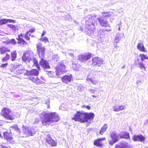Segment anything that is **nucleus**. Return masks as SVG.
<instances>
[{
  "label": "nucleus",
  "mask_w": 148,
  "mask_h": 148,
  "mask_svg": "<svg viewBox=\"0 0 148 148\" xmlns=\"http://www.w3.org/2000/svg\"><path fill=\"white\" fill-rule=\"evenodd\" d=\"M17 39L18 40V43L20 44L21 45H27L26 42L23 40L21 37H20L19 35L18 36V38Z\"/></svg>",
  "instance_id": "5701e85b"
},
{
  "label": "nucleus",
  "mask_w": 148,
  "mask_h": 148,
  "mask_svg": "<svg viewBox=\"0 0 148 148\" xmlns=\"http://www.w3.org/2000/svg\"><path fill=\"white\" fill-rule=\"evenodd\" d=\"M10 58V56L8 53H6L5 56L2 59V61L3 63L9 60Z\"/></svg>",
  "instance_id": "2f4dec72"
},
{
  "label": "nucleus",
  "mask_w": 148,
  "mask_h": 148,
  "mask_svg": "<svg viewBox=\"0 0 148 148\" xmlns=\"http://www.w3.org/2000/svg\"><path fill=\"white\" fill-rule=\"evenodd\" d=\"M65 66L63 62H60L58 63L56 68V75L58 76L61 73L65 72Z\"/></svg>",
  "instance_id": "423d86ee"
},
{
  "label": "nucleus",
  "mask_w": 148,
  "mask_h": 148,
  "mask_svg": "<svg viewBox=\"0 0 148 148\" xmlns=\"http://www.w3.org/2000/svg\"><path fill=\"white\" fill-rule=\"evenodd\" d=\"M72 77L71 75H66L61 78L62 82L66 84H68L69 83L71 82Z\"/></svg>",
  "instance_id": "f3484780"
},
{
  "label": "nucleus",
  "mask_w": 148,
  "mask_h": 148,
  "mask_svg": "<svg viewBox=\"0 0 148 148\" xmlns=\"http://www.w3.org/2000/svg\"><path fill=\"white\" fill-rule=\"evenodd\" d=\"M22 58L23 61L28 62L29 63L32 64L33 66H35L38 70H40L37 60L34 58L33 54L32 51H26L23 54Z\"/></svg>",
  "instance_id": "20e7f679"
},
{
  "label": "nucleus",
  "mask_w": 148,
  "mask_h": 148,
  "mask_svg": "<svg viewBox=\"0 0 148 148\" xmlns=\"http://www.w3.org/2000/svg\"><path fill=\"white\" fill-rule=\"evenodd\" d=\"M29 79L37 84L42 83V81L39 79L37 76L30 75Z\"/></svg>",
  "instance_id": "dca6fc26"
},
{
  "label": "nucleus",
  "mask_w": 148,
  "mask_h": 148,
  "mask_svg": "<svg viewBox=\"0 0 148 148\" xmlns=\"http://www.w3.org/2000/svg\"><path fill=\"white\" fill-rule=\"evenodd\" d=\"M86 108L88 110H90L91 108V107L90 106H86Z\"/></svg>",
  "instance_id": "bf43d9fd"
},
{
  "label": "nucleus",
  "mask_w": 148,
  "mask_h": 148,
  "mask_svg": "<svg viewBox=\"0 0 148 148\" xmlns=\"http://www.w3.org/2000/svg\"><path fill=\"white\" fill-rule=\"evenodd\" d=\"M30 71H28L25 69V70H23V73H24L25 75H27V76H30Z\"/></svg>",
  "instance_id": "58836bf2"
},
{
  "label": "nucleus",
  "mask_w": 148,
  "mask_h": 148,
  "mask_svg": "<svg viewBox=\"0 0 148 148\" xmlns=\"http://www.w3.org/2000/svg\"><path fill=\"white\" fill-rule=\"evenodd\" d=\"M137 47V49L140 51L143 52H146L147 51L144 47L143 42H141L140 43H138V44Z\"/></svg>",
  "instance_id": "412c9836"
},
{
  "label": "nucleus",
  "mask_w": 148,
  "mask_h": 148,
  "mask_svg": "<svg viewBox=\"0 0 148 148\" xmlns=\"http://www.w3.org/2000/svg\"><path fill=\"white\" fill-rule=\"evenodd\" d=\"M10 130H14L16 132H18V133H20V130L18 128L17 125H13L11 127H10Z\"/></svg>",
  "instance_id": "c85d7f7f"
},
{
  "label": "nucleus",
  "mask_w": 148,
  "mask_h": 148,
  "mask_svg": "<svg viewBox=\"0 0 148 148\" xmlns=\"http://www.w3.org/2000/svg\"><path fill=\"white\" fill-rule=\"evenodd\" d=\"M18 66L17 65H15L14 66H12L13 67V69H16L17 68Z\"/></svg>",
  "instance_id": "6e6d98bb"
},
{
  "label": "nucleus",
  "mask_w": 148,
  "mask_h": 148,
  "mask_svg": "<svg viewBox=\"0 0 148 148\" xmlns=\"http://www.w3.org/2000/svg\"><path fill=\"white\" fill-rule=\"evenodd\" d=\"M98 34L100 35H103V31L101 30H99L98 32Z\"/></svg>",
  "instance_id": "8fccbe9b"
},
{
  "label": "nucleus",
  "mask_w": 148,
  "mask_h": 148,
  "mask_svg": "<svg viewBox=\"0 0 148 148\" xmlns=\"http://www.w3.org/2000/svg\"><path fill=\"white\" fill-rule=\"evenodd\" d=\"M92 97H97V96L95 95H92Z\"/></svg>",
  "instance_id": "e2e57ef3"
},
{
  "label": "nucleus",
  "mask_w": 148,
  "mask_h": 148,
  "mask_svg": "<svg viewBox=\"0 0 148 148\" xmlns=\"http://www.w3.org/2000/svg\"><path fill=\"white\" fill-rule=\"evenodd\" d=\"M111 140L109 141V144L112 146L118 140L119 136L116 134L115 132H113L110 134Z\"/></svg>",
  "instance_id": "6e6552de"
},
{
  "label": "nucleus",
  "mask_w": 148,
  "mask_h": 148,
  "mask_svg": "<svg viewBox=\"0 0 148 148\" xmlns=\"http://www.w3.org/2000/svg\"><path fill=\"white\" fill-rule=\"evenodd\" d=\"M31 36V37H32H32H35V36H33V35H31V36Z\"/></svg>",
  "instance_id": "0e129e2a"
},
{
  "label": "nucleus",
  "mask_w": 148,
  "mask_h": 148,
  "mask_svg": "<svg viewBox=\"0 0 148 148\" xmlns=\"http://www.w3.org/2000/svg\"><path fill=\"white\" fill-rule=\"evenodd\" d=\"M46 32L44 31L42 34L41 37H42L45 34Z\"/></svg>",
  "instance_id": "4d7b16f0"
},
{
  "label": "nucleus",
  "mask_w": 148,
  "mask_h": 148,
  "mask_svg": "<svg viewBox=\"0 0 148 148\" xmlns=\"http://www.w3.org/2000/svg\"><path fill=\"white\" fill-rule=\"evenodd\" d=\"M50 102V100L49 99H48L46 100V102L45 103L47 105V108H50V106L49 105Z\"/></svg>",
  "instance_id": "a19ab883"
},
{
  "label": "nucleus",
  "mask_w": 148,
  "mask_h": 148,
  "mask_svg": "<svg viewBox=\"0 0 148 148\" xmlns=\"http://www.w3.org/2000/svg\"><path fill=\"white\" fill-rule=\"evenodd\" d=\"M75 70L76 71H78V70L77 69H75Z\"/></svg>",
  "instance_id": "774afa93"
},
{
  "label": "nucleus",
  "mask_w": 148,
  "mask_h": 148,
  "mask_svg": "<svg viewBox=\"0 0 148 148\" xmlns=\"http://www.w3.org/2000/svg\"><path fill=\"white\" fill-rule=\"evenodd\" d=\"M95 116L94 114L92 112H86L83 111H78L72 118L75 121H79L84 123L88 121V120H92Z\"/></svg>",
  "instance_id": "f03ea898"
},
{
  "label": "nucleus",
  "mask_w": 148,
  "mask_h": 148,
  "mask_svg": "<svg viewBox=\"0 0 148 148\" xmlns=\"http://www.w3.org/2000/svg\"><path fill=\"white\" fill-rule=\"evenodd\" d=\"M30 75H34L35 76H37L39 74L38 71L36 69H33L30 71Z\"/></svg>",
  "instance_id": "393cba45"
},
{
  "label": "nucleus",
  "mask_w": 148,
  "mask_h": 148,
  "mask_svg": "<svg viewBox=\"0 0 148 148\" xmlns=\"http://www.w3.org/2000/svg\"><path fill=\"white\" fill-rule=\"evenodd\" d=\"M4 137L7 140L11 143L14 142L13 138L11 137V135L8 133L6 132L3 133Z\"/></svg>",
  "instance_id": "a211bd4d"
},
{
  "label": "nucleus",
  "mask_w": 148,
  "mask_h": 148,
  "mask_svg": "<svg viewBox=\"0 0 148 148\" xmlns=\"http://www.w3.org/2000/svg\"><path fill=\"white\" fill-rule=\"evenodd\" d=\"M0 114L1 115L7 119L12 120L14 119L12 110L7 107L3 108L1 110Z\"/></svg>",
  "instance_id": "39448f33"
},
{
  "label": "nucleus",
  "mask_w": 148,
  "mask_h": 148,
  "mask_svg": "<svg viewBox=\"0 0 148 148\" xmlns=\"http://www.w3.org/2000/svg\"><path fill=\"white\" fill-rule=\"evenodd\" d=\"M92 64L100 66L103 64V61L102 59L98 57H95L92 59Z\"/></svg>",
  "instance_id": "f8f14e48"
},
{
  "label": "nucleus",
  "mask_w": 148,
  "mask_h": 148,
  "mask_svg": "<svg viewBox=\"0 0 148 148\" xmlns=\"http://www.w3.org/2000/svg\"><path fill=\"white\" fill-rule=\"evenodd\" d=\"M112 14V12H103L102 13V16L106 18H108L110 17Z\"/></svg>",
  "instance_id": "bb28decb"
},
{
  "label": "nucleus",
  "mask_w": 148,
  "mask_h": 148,
  "mask_svg": "<svg viewBox=\"0 0 148 148\" xmlns=\"http://www.w3.org/2000/svg\"><path fill=\"white\" fill-rule=\"evenodd\" d=\"M124 35V34L123 33H117L114 40V42L116 43H118L120 40L123 38Z\"/></svg>",
  "instance_id": "6ab92c4d"
},
{
  "label": "nucleus",
  "mask_w": 148,
  "mask_h": 148,
  "mask_svg": "<svg viewBox=\"0 0 148 148\" xmlns=\"http://www.w3.org/2000/svg\"><path fill=\"white\" fill-rule=\"evenodd\" d=\"M7 19H3L0 20V25H3L7 23Z\"/></svg>",
  "instance_id": "72a5a7b5"
},
{
  "label": "nucleus",
  "mask_w": 148,
  "mask_h": 148,
  "mask_svg": "<svg viewBox=\"0 0 148 148\" xmlns=\"http://www.w3.org/2000/svg\"><path fill=\"white\" fill-rule=\"evenodd\" d=\"M136 65H138L139 67L142 70L145 71L146 70V68L145 66H144L143 64L140 62H138L137 63H136Z\"/></svg>",
  "instance_id": "c756f323"
},
{
  "label": "nucleus",
  "mask_w": 148,
  "mask_h": 148,
  "mask_svg": "<svg viewBox=\"0 0 148 148\" xmlns=\"http://www.w3.org/2000/svg\"><path fill=\"white\" fill-rule=\"evenodd\" d=\"M120 26H119V28H118V30H120Z\"/></svg>",
  "instance_id": "338daca9"
},
{
  "label": "nucleus",
  "mask_w": 148,
  "mask_h": 148,
  "mask_svg": "<svg viewBox=\"0 0 148 148\" xmlns=\"http://www.w3.org/2000/svg\"><path fill=\"white\" fill-rule=\"evenodd\" d=\"M144 125L147 127L148 126V119L144 123Z\"/></svg>",
  "instance_id": "5fc2aeb1"
},
{
  "label": "nucleus",
  "mask_w": 148,
  "mask_h": 148,
  "mask_svg": "<svg viewBox=\"0 0 148 148\" xmlns=\"http://www.w3.org/2000/svg\"><path fill=\"white\" fill-rule=\"evenodd\" d=\"M19 35L20 37H21L22 38H25L26 40H28L30 39L29 37L31 36V34L29 33V32H27L25 34H21Z\"/></svg>",
  "instance_id": "b1692460"
},
{
  "label": "nucleus",
  "mask_w": 148,
  "mask_h": 148,
  "mask_svg": "<svg viewBox=\"0 0 148 148\" xmlns=\"http://www.w3.org/2000/svg\"><path fill=\"white\" fill-rule=\"evenodd\" d=\"M115 148H133V146L124 142L116 145Z\"/></svg>",
  "instance_id": "ddd939ff"
},
{
  "label": "nucleus",
  "mask_w": 148,
  "mask_h": 148,
  "mask_svg": "<svg viewBox=\"0 0 148 148\" xmlns=\"http://www.w3.org/2000/svg\"><path fill=\"white\" fill-rule=\"evenodd\" d=\"M86 105H83L82 106V107L84 108H86Z\"/></svg>",
  "instance_id": "052dcab7"
},
{
  "label": "nucleus",
  "mask_w": 148,
  "mask_h": 148,
  "mask_svg": "<svg viewBox=\"0 0 148 148\" xmlns=\"http://www.w3.org/2000/svg\"><path fill=\"white\" fill-rule=\"evenodd\" d=\"M91 54L88 53H85L84 54L79 55L78 59L79 61L82 62H84L88 60L91 57Z\"/></svg>",
  "instance_id": "9d476101"
},
{
  "label": "nucleus",
  "mask_w": 148,
  "mask_h": 148,
  "mask_svg": "<svg viewBox=\"0 0 148 148\" xmlns=\"http://www.w3.org/2000/svg\"><path fill=\"white\" fill-rule=\"evenodd\" d=\"M8 65L7 63H6L5 64H2L0 66V67L2 68H5Z\"/></svg>",
  "instance_id": "79ce46f5"
},
{
  "label": "nucleus",
  "mask_w": 148,
  "mask_h": 148,
  "mask_svg": "<svg viewBox=\"0 0 148 148\" xmlns=\"http://www.w3.org/2000/svg\"><path fill=\"white\" fill-rule=\"evenodd\" d=\"M125 67V65H123V66L122 67V69L124 68Z\"/></svg>",
  "instance_id": "680f3d73"
},
{
  "label": "nucleus",
  "mask_w": 148,
  "mask_h": 148,
  "mask_svg": "<svg viewBox=\"0 0 148 148\" xmlns=\"http://www.w3.org/2000/svg\"><path fill=\"white\" fill-rule=\"evenodd\" d=\"M142 83V82L141 80H138L136 82V84L139 85H140Z\"/></svg>",
  "instance_id": "3c124183"
},
{
  "label": "nucleus",
  "mask_w": 148,
  "mask_h": 148,
  "mask_svg": "<svg viewBox=\"0 0 148 148\" xmlns=\"http://www.w3.org/2000/svg\"><path fill=\"white\" fill-rule=\"evenodd\" d=\"M0 148H8V147L3 146L0 144Z\"/></svg>",
  "instance_id": "864d4df0"
},
{
  "label": "nucleus",
  "mask_w": 148,
  "mask_h": 148,
  "mask_svg": "<svg viewBox=\"0 0 148 148\" xmlns=\"http://www.w3.org/2000/svg\"><path fill=\"white\" fill-rule=\"evenodd\" d=\"M9 42L10 43L14 45H15L16 43V42L14 39H12L9 40Z\"/></svg>",
  "instance_id": "37998d69"
},
{
  "label": "nucleus",
  "mask_w": 148,
  "mask_h": 148,
  "mask_svg": "<svg viewBox=\"0 0 148 148\" xmlns=\"http://www.w3.org/2000/svg\"><path fill=\"white\" fill-rule=\"evenodd\" d=\"M40 117L43 124L44 125H46V123L50 121L57 122L59 120L58 114L56 112H43L41 114Z\"/></svg>",
  "instance_id": "7ed1b4c3"
},
{
  "label": "nucleus",
  "mask_w": 148,
  "mask_h": 148,
  "mask_svg": "<svg viewBox=\"0 0 148 148\" xmlns=\"http://www.w3.org/2000/svg\"><path fill=\"white\" fill-rule=\"evenodd\" d=\"M7 22H9L10 23H14L15 22V21L13 19H7Z\"/></svg>",
  "instance_id": "09e8293b"
},
{
  "label": "nucleus",
  "mask_w": 148,
  "mask_h": 148,
  "mask_svg": "<svg viewBox=\"0 0 148 148\" xmlns=\"http://www.w3.org/2000/svg\"><path fill=\"white\" fill-rule=\"evenodd\" d=\"M119 108L120 111L122 110H123L125 108V106L123 105H121L119 106Z\"/></svg>",
  "instance_id": "a18cd8bd"
},
{
  "label": "nucleus",
  "mask_w": 148,
  "mask_h": 148,
  "mask_svg": "<svg viewBox=\"0 0 148 148\" xmlns=\"http://www.w3.org/2000/svg\"><path fill=\"white\" fill-rule=\"evenodd\" d=\"M70 51H71L72 52H73V50H72L71 49H69L68 50V52H69V53H68V54H69L70 56H73V53H72V52H70Z\"/></svg>",
  "instance_id": "49530a36"
},
{
  "label": "nucleus",
  "mask_w": 148,
  "mask_h": 148,
  "mask_svg": "<svg viewBox=\"0 0 148 148\" xmlns=\"http://www.w3.org/2000/svg\"><path fill=\"white\" fill-rule=\"evenodd\" d=\"M105 139V138H98L97 140H95L94 143V145L99 147H101L102 145V143L101 142L102 140H104Z\"/></svg>",
  "instance_id": "aec40b11"
},
{
  "label": "nucleus",
  "mask_w": 148,
  "mask_h": 148,
  "mask_svg": "<svg viewBox=\"0 0 148 148\" xmlns=\"http://www.w3.org/2000/svg\"><path fill=\"white\" fill-rule=\"evenodd\" d=\"M85 21L86 32L88 35H92L95 31V26L97 25L96 21H99L100 25L102 26L108 27L110 29L106 31L110 32L111 31V27L107 21L104 20L102 16L98 17V16L93 15H89L84 18Z\"/></svg>",
  "instance_id": "f257e3e1"
},
{
  "label": "nucleus",
  "mask_w": 148,
  "mask_h": 148,
  "mask_svg": "<svg viewBox=\"0 0 148 148\" xmlns=\"http://www.w3.org/2000/svg\"><path fill=\"white\" fill-rule=\"evenodd\" d=\"M23 133L26 136H33L36 132L33 129L27 127H23Z\"/></svg>",
  "instance_id": "1a4fd4ad"
},
{
  "label": "nucleus",
  "mask_w": 148,
  "mask_h": 148,
  "mask_svg": "<svg viewBox=\"0 0 148 148\" xmlns=\"http://www.w3.org/2000/svg\"><path fill=\"white\" fill-rule=\"evenodd\" d=\"M8 26L12 28L13 30L15 31L16 29V27L12 24H8Z\"/></svg>",
  "instance_id": "c9c22d12"
},
{
  "label": "nucleus",
  "mask_w": 148,
  "mask_h": 148,
  "mask_svg": "<svg viewBox=\"0 0 148 148\" xmlns=\"http://www.w3.org/2000/svg\"><path fill=\"white\" fill-rule=\"evenodd\" d=\"M79 88H83V87L82 86H79L78 87V89H79Z\"/></svg>",
  "instance_id": "69168bd1"
},
{
  "label": "nucleus",
  "mask_w": 148,
  "mask_h": 148,
  "mask_svg": "<svg viewBox=\"0 0 148 148\" xmlns=\"http://www.w3.org/2000/svg\"><path fill=\"white\" fill-rule=\"evenodd\" d=\"M35 29H31L29 31V33L30 32H34V31H35Z\"/></svg>",
  "instance_id": "13d9d810"
},
{
  "label": "nucleus",
  "mask_w": 148,
  "mask_h": 148,
  "mask_svg": "<svg viewBox=\"0 0 148 148\" xmlns=\"http://www.w3.org/2000/svg\"><path fill=\"white\" fill-rule=\"evenodd\" d=\"M37 52L40 58H43L45 54V48L41 43H39L36 44Z\"/></svg>",
  "instance_id": "0eeeda50"
},
{
  "label": "nucleus",
  "mask_w": 148,
  "mask_h": 148,
  "mask_svg": "<svg viewBox=\"0 0 148 148\" xmlns=\"http://www.w3.org/2000/svg\"><path fill=\"white\" fill-rule=\"evenodd\" d=\"M23 70H25V69H16V73L17 74H20L23 73Z\"/></svg>",
  "instance_id": "f704fd0d"
},
{
  "label": "nucleus",
  "mask_w": 148,
  "mask_h": 148,
  "mask_svg": "<svg viewBox=\"0 0 148 148\" xmlns=\"http://www.w3.org/2000/svg\"><path fill=\"white\" fill-rule=\"evenodd\" d=\"M98 81L94 79H92L91 82L94 85H96L98 83Z\"/></svg>",
  "instance_id": "c03bdc74"
},
{
  "label": "nucleus",
  "mask_w": 148,
  "mask_h": 148,
  "mask_svg": "<svg viewBox=\"0 0 148 148\" xmlns=\"http://www.w3.org/2000/svg\"><path fill=\"white\" fill-rule=\"evenodd\" d=\"M139 57H140L141 60L143 61L145 59L147 58V56L144 54H140Z\"/></svg>",
  "instance_id": "e433bc0d"
},
{
  "label": "nucleus",
  "mask_w": 148,
  "mask_h": 148,
  "mask_svg": "<svg viewBox=\"0 0 148 148\" xmlns=\"http://www.w3.org/2000/svg\"><path fill=\"white\" fill-rule=\"evenodd\" d=\"M16 54L15 51H13L11 52V59L12 61H14L16 58Z\"/></svg>",
  "instance_id": "7c9ffc66"
},
{
  "label": "nucleus",
  "mask_w": 148,
  "mask_h": 148,
  "mask_svg": "<svg viewBox=\"0 0 148 148\" xmlns=\"http://www.w3.org/2000/svg\"><path fill=\"white\" fill-rule=\"evenodd\" d=\"M40 40L44 42L45 43H46L47 42H49L48 38L46 37H42L40 39Z\"/></svg>",
  "instance_id": "473e14b6"
},
{
  "label": "nucleus",
  "mask_w": 148,
  "mask_h": 148,
  "mask_svg": "<svg viewBox=\"0 0 148 148\" xmlns=\"http://www.w3.org/2000/svg\"><path fill=\"white\" fill-rule=\"evenodd\" d=\"M46 141L47 143L52 146H55L56 145L57 143L52 139L49 134L47 135Z\"/></svg>",
  "instance_id": "4468645a"
},
{
  "label": "nucleus",
  "mask_w": 148,
  "mask_h": 148,
  "mask_svg": "<svg viewBox=\"0 0 148 148\" xmlns=\"http://www.w3.org/2000/svg\"><path fill=\"white\" fill-rule=\"evenodd\" d=\"M41 58V60L39 62L40 65L44 69H48L50 68V66L48 62L45 60Z\"/></svg>",
  "instance_id": "9b49d317"
},
{
  "label": "nucleus",
  "mask_w": 148,
  "mask_h": 148,
  "mask_svg": "<svg viewBox=\"0 0 148 148\" xmlns=\"http://www.w3.org/2000/svg\"><path fill=\"white\" fill-rule=\"evenodd\" d=\"M89 75L88 76V77L86 79V80L87 81H90V82H91V80H92V79H91L90 77H89Z\"/></svg>",
  "instance_id": "603ef678"
},
{
  "label": "nucleus",
  "mask_w": 148,
  "mask_h": 148,
  "mask_svg": "<svg viewBox=\"0 0 148 148\" xmlns=\"http://www.w3.org/2000/svg\"><path fill=\"white\" fill-rule=\"evenodd\" d=\"M66 16V18L65 20L66 21L67 20H69L70 19H71V18L70 17V16L69 15L67 14Z\"/></svg>",
  "instance_id": "de8ad7c7"
},
{
  "label": "nucleus",
  "mask_w": 148,
  "mask_h": 148,
  "mask_svg": "<svg viewBox=\"0 0 148 148\" xmlns=\"http://www.w3.org/2000/svg\"><path fill=\"white\" fill-rule=\"evenodd\" d=\"M53 59L54 61H57L58 60V56L57 54L54 55L53 56Z\"/></svg>",
  "instance_id": "ea45409f"
},
{
  "label": "nucleus",
  "mask_w": 148,
  "mask_h": 148,
  "mask_svg": "<svg viewBox=\"0 0 148 148\" xmlns=\"http://www.w3.org/2000/svg\"><path fill=\"white\" fill-rule=\"evenodd\" d=\"M132 139L134 141H140L141 142L144 143L145 138L142 135L140 134L134 136L132 138Z\"/></svg>",
  "instance_id": "2eb2a0df"
},
{
  "label": "nucleus",
  "mask_w": 148,
  "mask_h": 148,
  "mask_svg": "<svg viewBox=\"0 0 148 148\" xmlns=\"http://www.w3.org/2000/svg\"><path fill=\"white\" fill-rule=\"evenodd\" d=\"M10 51V50L7 48L4 47H0V53L1 54H4L7 52Z\"/></svg>",
  "instance_id": "cd10ccee"
},
{
  "label": "nucleus",
  "mask_w": 148,
  "mask_h": 148,
  "mask_svg": "<svg viewBox=\"0 0 148 148\" xmlns=\"http://www.w3.org/2000/svg\"><path fill=\"white\" fill-rule=\"evenodd\" d=\"M119 136L121 138H130L129 134L127 132H122L119 134Z\"/></svg>",
  "instance_id": "4be33fe9"
},
{
  "label": "nucleus",
  "mask_w": 148,
  "mask_h": 148,
  "mask_svg": "<svg viewBox=\"0 0 148 148\" xmlns=\"http://www.w3.org/2000/svg\"><path fill=\"white\" fill-rule=\"evenodd\" d=\"M119 107V106H114L113 107V109L115 111L118 112L120 111Z\"/></svg>",
  "instance_id": "4c0bfd02"
},
{
  "label": "nucleus",
  "mask_w": 148,
  "mask_h": 148,
  "mask_svg": "<svg viewBox=\"0 0 148 148\" xmlns=\"http://www.w3.org/2000/svg\"><path fill=\"white\" fill-rule=\"evenodd\" d=\"M107 128V124H105L101 128L99 132L100 134L101 135L103 134L106 131Z\"/></svg>",
  "instance_id": "a878e982"
}]
</instances>
